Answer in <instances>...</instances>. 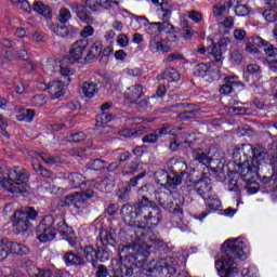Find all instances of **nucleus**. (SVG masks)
<instances>
[{
    "mask_svg": "<svg viewBox=\"0 0 277 277\" xmlns=\"http://www.w3.org/2000/svg\"><path fill=\"white\" fill-rule=\"evenodd\" d=\"M100 246L106 248L107 250H116V229L109 228L100 232Z\"/></svg>",
    "mask_w": 277,
    "mask_h": 277,
    "instance_id": "nucleus-17",
    "label": "nucleus"
},
{
    "mask_svg": "<svg viewBox=\"0 0 277 277\" xmlns=\"http://www.w3.org/2000/svg\"><path fill=\"white\" fill-rule=\"evenodd\" d=\"M67 267L72 265L74 267H83L87 265L85 259L83 256L76 254L72 251L66 252L63 256Z\"/></svg>",
    "mask_w": 277,
    "mask_h": 277,
    "instance_id": "nucleus-22",
    "label": "nucleus"
},
{
    "mask_svg": "<svg viewBox=\"0 0 277 277\" xmlns=\"http://www.w3.org/2000/svg\"><path fill=\"white\" fill-rule=\"evenodd\" d=\"M131 187L126 186L119 190L118 199L122 200L123 202H127L131 199Z\"/></svg>",
    "mask_w": 277,
    "mask_h": 277,
    "instance_id": "nucleus-51",
    "label": "nucleus"
},
{
    "mask_svg": "<svg viewBox=\"0 0 277 277\" xmlns=\"http://www.w3.org/2000/svg\"><path fill=\"white\" fill-rule=\"evenodd\" d=\"M118 250L119 259L124 264L121 272L126 277L133 276V267L144 265L150 256V246L142 240H136L132 245L120 246Z\"/></svg>",
    "mask_w": 277,
    "mask_h": 277,
    "instance_id": "nucleus-4",
    "label": "nucleus"
},
{
    "mask_svg": "<svg viewBox=\"0 0 277 277\" xmlns=\"http://www.w3.org/2000/svg\"><path fill=\"white\" fill-rule=\"evenodd\" d=\"M144 96V87L142 84H134L127 89L124 93V97L130 101V103H134L138 98Z\"/></svg>",
    "mask_w": 277,
    "mask_h": 277,
    "instance_id": "nucleus-23",
    "label": "nucleus"
},
{
    "mask_svg": "<svg viewBox=\"0 0 277 277\" xmlns=\"http://www.w3.org/2000/svg\"><path fill=\"white\" fill-rule=\"evenodd\" d=\"M80 36L82 38H90V36H94V27H92L90 24H88V26H85L81 30Z\"/></svg>",
    "mask_w": 277,
    "mask_h": 277,
    "instance_id": "nucleus-62",
    "label": "nucleus"
},
{
    "mask_svg": "<svg viewBox=\"0 0 277 277\" xmlns=\"http://www.w3.org/2000/svg\"><path fill=\"white\" fill-rule=\"evenodd\" d=\"M193 159L201 166H211L213 159H220V154L215 153V147L210 148L209 153L205 151L202 148L193 149Z\"/></svg>",
    "mask_w": 277,
    "mask_h": 277,
    "instance_id": "nucleus-15",
    "label": "nucleus"
},
{
    "mask_svg": "<svg viewBox=\"0 0 277 277\" xmlns=\"http://www.w3.org/2000/svg\"><path fill=\"white\" fill-rule=\"evenodd\" d=\"M27 181H29V173L21 167H14L9 170L8 179L2 180V187L11 194L27 193Z\"/></svg>",
    "mask_w": 277,
    "mask_h": 277,
    "instance_id": "nucleus-5",
    "label": "nucleus"
},
{
    "mask_svg": "<svg viewBox=\"0 0 277 277\" xmlns=\"http://www.w3.org/2000/svg\"><path fill=\"white\" fill-rule=\"evenodd\" d=\"M34 118H36L35 109H26L17 116V120L21 122H32Z\"/></svg>",
    "mask_w": 277,
    "mask_h": 277,
    "instance_id": "nucleus-43",
    "label": "nucleus"
},
{
    "mask_svg": "<svg viewBox=\"0 0 277 277\" xmlns=\"http://www.w3.org/2000/svg\"><path fill=\"white\" fill-rule=\"evenodd\" d=\"M169 176H170V173H168V171H166L163 169H158L154 173V179H155L156 183H158V185L167 186Z\"/></svg>",
    "mask_w": 277,
    "mask_h": 277,
    "instance_id": "nucleus-36",
    "label": "nucleus"
},
{
    "mask_svg": "<svg viewBox=\"0 0 277 277\" xmlns=\"http://www.w3.org/2000/svg\"><path fill=\"white\" fill-rule=\"evenodd\" d=\"M223 255L215 261V267L220 277L239 276V267L235 259L246 261L248 259V245L241 238L227 239L223 245Z\"/></svg>",
    "mask_w": 277,
    "mask_h": 277,
    "instance_id": "nucleus-1",
    "label": "nucleus"
},
{
    "mask_svg": "<svg viewBox=\"0 0 277 277\" xmlns=\"http://www.w3.org/2000/svg\"><path fill=\"white\" fill-rule=\"evenodd\" d=\"M39 157L42 159V161H44V163H47V166H54V163H56L57 161V158L43 151L39 154Z\"/></svg>",
    "mask_w": 277,
    "mask_h": 277,
    "instance_id": "nucleus-56",
    "label": "nucleus"
},
{
    "mask_svg": "<svg viewBox=\"0 0 277 277\" xmlns=\"http://www.w3.org/2000/svg\"><path fill=\"white\" fill-rule=\"evenodd\" d=\"M36 233L37 239L41 243L53 241L57 233H60L61 237L65 239V241H68L71 248L77 246V236H75V229L68 226L66 220L53 216L52 214H48L41 220L36 228Z\"/></svg>",
    "mask_w": 277,
    "mask_h": 277,
    "instance_id": "nucleus-3",
    "label": "nucleus"
},
{
    "mask_svg": "<svg viewBox=\"0 0 277 277\" xmlns=\"http://www.w3.org/2000/svg\"><path fill=\"white\" fill-rule=\"evenodd\" d=\"M168 166H170L171 172H173V176L169 175L167 187L174 189L176 185H181V183H183V176H185L187 163H185L183 158L173 157L169 159Z\"/></svg>",
    "mask_w": 277,
    "mask_h": 277,
    "instance_id": "nucleus-10",
    "label": "nucleus"
},
{
    "mask_svg": "<svg viewBox=\"0 0 277 277\" xmlns=\"http://www.w3.org/2000/svg\"><path fill=\"white\" fill-rule=\"evenodd\" d=\"M258 176H261L259 172L258 175H253L252 177H241L246 183L245 189H247L248 194H256L259 192V183H256Z\"/></svg>",
    "mask_w": 277,
    "mask_h": 277,
    "instance_id": "nucleus-31",
    "label": "nucleus"
},
{
    "mask_svg": "<svg viewBox=\"0 0 277 277\" xmlns=\"http://www.w3.org/2000/svg\"><path fill=\"white\" fill-rule=\"evenodd\" d=\"M94 198V188H85L84 190L69 194L65 197L66 205L75 207V209H85L88 200Z\"/></svg>",
    "mask_w": 277,
    "mask_h": 277,
    "instance_id": "nucleus-12",
    "label": "nucleus"
},
{
    "mask_svg": "<svg viewBox=\"0 0 277 277\" xmlns=\"http://www.w3.org/2000/svg\"><path fill=\"white\" fill-rule=\"evenodd\" d=\"M226 39H221L217 43L212 47V57L214 62H222V54L226 51Z\"/></svg>",
    "mask_w": 277,
    "mask_h": 277,
    "instance_id": "nucleus-26",
    "label": "nucleus"
},
{
    "mask_svg": "<svg viewBox=\"0 0 277 277\" xmlns=\"http://www.w3.org/2000/svg\"><path fill=\"white\" fill-rule=\"evenodd\" d=\"M196 116H198V110L196 109L185 110L179 114L181 120H192V118H196Z\"/></svg>",
    "mask_w": 277,
    "mask_h": 277,
    "instance_id": "nucleus-55",
    "label": "nucleus"
},
{
    "mask_svg": "<svg viewBox=\"0 0 277 277\" xmlns=\"http://www.w3.org/2000/svg\"><path fill=\"white\" fill-rule=\"evenodd\" d=\"M70 18H72V13H70V10L66 8H61L57 17L58 23H62V25H66V23H68Z\"/></svg>",
    "mask_w": 277,
    "mask_h": 277,
    "instance_id": "nucleus-44",
    "label": "nucleus"
},
{
    "mask_svg": "<svg viewBox=\"0 0 277 277\" xmlns=\"http://www.w3.org/2000/svg\"><path fill=\"white\" fill-rule=\"evenodd\" d=\"M51 31L56 34V36H60L61 38H67L68 34H70V30L68 29V26L66 25H60V24H53L50 27Z\"/></svg>",
    "mask_w": 277,
    "mask_h": 277,
    "instance_id": "nucleus-40",
    "label": "nucleus"
},
{
    "mask_svg": "<svg viewBox=\"0 0 277 277\" xmlns=\"http://www.w3.org/2000/svg\"><path fill=\"white\" fill-rule=\"evenodd\" d=\"M146 176V171H143L141 173H138L135 176H132L128 182H127V186L130 187V189H133V187H137L140 181H142V179H144Z\"/></svg>",
    "mask_w": 277,
    "mask_h": 277,
    "instance_id": "nucleus-47",
    "label": "nucleus"
},
{
    "mask_svg": "<svg viewBox=\"0 0 277 277\" xmlns=\"http://www.w3.org/2000/svg\"><path fill=\"white\" fill-rule=\"evenodd\" d=\"M120 215L126 224L137 226L138 230L155 228L163 222V211L157 203L134 210L131 208V203H126L121 207Z\"/></svg>",
    "mask_w": 277,
    "mask_h": 277,
    "instance_id": "nucleus-2",
    "label": "nucleus"
},
{
    "mask_svg": "<svg viewBox=\"0 0 277 277\" xmlns=\"http://www.w3.org/2000/svg\"><path fill=\"white\" fill-rule=\"evenodd\" d=\"M69 8L74 14L81 21V23H85L87 25H92L94 23V17H92V13L88 10V8L83 4L71 3Z\"/></svg>",
    "mask_w": 277,
    "mask_h": 277,
    "instance_id": "nucleus-18",
    "label": "nucleus"
},
{
    "mask_svg": "<svg viewBox=\"0 0 277 277\" xmlns=\"http://www.w3.org/2000/svg\"><path fill=\"white\" fill-rule=\"evenodd\" d=\"M32 10L45 18H53V11L51 10V6L44 4L42 1L35 2L32 4Z\"/></svg>",
    "mask_w": 277,
    "mask_h": 277,
    "instance_id": "nucleus-29",
    "label": "nucleus"
},
{
    "mask_svg": "<svg viewBox=\"0 0 277 277\" xmlns=\"http://www.w3.org/2000/svg\"><path fill=\"white\" fill-rule=\"evenodd\" d=\"M208 72H209V65L205 63L198 64L194 69L195 77H207Z\"/></svg>",
    "mask_w": 277,
    "mask_h": 277,
    "instance_id": "nucleus-49",
    "label": "nucleus"
},
{
    "mask_svg": "<svg viewBox=\"0 0 277 277\" xmlns=\"http://www.w3.org/2000/svg\"><path fill=\"white\" fill-rule=\"evenodd\" d=\"M162 79H166V81H179V79H181V74H179L174 67H168L162 72Z\"/></svg>",
    "mask_w": 277,
    "mask_h": 277,
    "instance_id": "nucleus-37",
    "label": "nucleus"
},
{
    "mask_svg": "<svg viewBox=\"0 0 277 277\" xmlns=\"http://www.w3.org/2000/svg\"><path fill=\"white\" fill-rule=\"evenodd\" d=\"M263 18L267 21V23H276L277 21V14L274 10H265L262 12Z\"/></svg>",
    "mask_w": 277,
    "mask_h": 277,
    "instance_id": "nucleus-54",
    "label": "nucleus"
},
{
    "mask_svg": "<svg viewBox=\"0 0 277 277\" xmlns=\"http://www.w3.org/2000/svg\"><path fill=\"white\" fill-rule=\"evenodd\" d=\"M180 25L185 32L184 38L185 40H187V38H189L194 34V31L192 30V26H189V22H187V19L182 21Z\"/></svg>",
    "mask_w": 277,
    "mask_h": 277,
    "instance_id": "nucleus-57",
    "label": "nucleus"
},
{
    "mask_svg": "<svg viewBox=\"0 0 277 277\" xmlns=\"http://www.w3.org/2000/svg\"><path fill=\"white\" fill-rule=\"evenodd\" d=\"M119 135L122 137H140V135H144V127L122 130Z\"/></svg>",
    "mask_w": 277,
    "mask_h": 277,
    "instance_id": "nucleus-35",
    "label": "nucleus"
},
{
    "mask_svg": "<svg viewBox=\"0 0 277 277\" xmlns=\"http://www.w3.org/2000/svg\"><path fill=\"white\" fill-rule=\"evenodd\" d=\"M150 101H155V95H151L150 97L145 96V97L135 100L134 102H132V105H136L138 109L148 110V109H153V102Z\"/></svg>",
    "mask_w": 277,
    "mask_h": 277,
    "instance_id": "nucleus-33",
    "label": "nucleus"
},
{
    "mask_svg": "<svg viewBox=\"0 0 277 277\" xmlns=\"http://www.w3.org/2000/svg\"><path fill=\"white\" fill-rule=\"evenodd\" d=\"M230 60L234 64H241V60H243V55L239 50H235L232 52Z\"/></svg>",
    "mask_w": 277,
    "mask_h": 277,
    "instance_id": "nucleus-61",
    "label": "nucleus"
},
{
    "mask_svg": "<svg viewBox=\"0 0 277 277\" xmlns=\"http://www.w3.org/2000/svg\"><path fill=\"white\" fill-rule=\"evenodd\" d=\"M149 49L151 53H159V51L162 53H170L169 45L163 44V42L159 40V37H154L149 41Z\"/></svg>",
    "mask_w": 277,
    "mask_h": 277,
    "instance_id": "nucleus-28",
    "label": "nucleus"
},
{
    "mask_svg": "<svg viewBox=\"0 0 277 277\" xmlns=\"http://www.w3.org/2000/svg\"><path fill=\"white\" fill-rule=\"evenodd\" d=\"M168 129H170V126L164 124L162 128L156 129L155 132H156V134L158 135V137H162V135H168V133H169V135H174V132H175L176 130L173 129V130H170V131L168 132Z\"/></svg>",
    "mask_w": 277,
    "mask_h": 277,
    "instance_id": "nucleus-59",
    "label": "nucleus"
},
{
    "mask_svg": "<svg viewBox=\"0 0 277 277\" xmlns=\"http://www.w3.org/2000/svg\"><path fill=\"white\" fill-rule=\"evenodd\" d=\"M138 198L133 205H131L132 211L135 209H142L143 207H153V205H157L155 201L150 200L153 194H157V189L153 184H144L136 190Z\"/></svg>",
    "mask_w": 277,
    "mask_h": 277,
    "instance_id": "nucleus-11",
    "label": "nucleus"
},
{
    "mask_svg": "<svg viewBox=\"0 0 277 277\" xmlns=\"http://www.w3.org/2000/svg\"><path fill=\"white\" fill-rule=\"evenodd\" d=\"M107 166V161L96 158V159H91L89 162L85 164L87 170H93L94 172H101V170H105Z\"/></svg>",
    "mask_w": 277,
    "mask_h": 277,
    "instance_id": "nucleus-32",
    "label": "nucleus"
},
{
    "mask_svg": "<svg viewBox=\"0 0 277 277\" xmlns=\"http://www.w3.org/2000/svg\"><path fill=\"white\" fill-rule=\"evenodd\" d=\"M75 75V70L68 67H61V79L48 83V90L52 98H61L66 94V87L70 85V77Z\"/></svg>",
    "mask_w": 277,
    "mask_h": 277,
    "instance_id": "nucleus-9",
    "label": "nucleus"
},
{
    "mask_svg": "<svg viewBox=\"0 0 277 277\" xmlns=\"http://www.w3.org/2000/svg\"><path fill=\"white\" fill-rule=\"evenodd\" d=\"M262 47L264 48V53L266 55V60H274L277 56V48L274 47L268 41L264 40V43H262Z\"/></svg>",
    "mask_w": 277,
    "mask_h": 277,
    "instance_id": "nucleus-41",
    "label": "nucleus"
},
{
    "mask_svg": "<svg viewBox=\"0 0 277 277\" xmlns=\"http://www.w3.org/2000/svg\"><path fill=\"white\" fill-rule=\"evenodd\" d=\"M140 171V162L131 161L123 168L122 174H135Z\"/></svg>",
    "mask_w": 277,
    "mask_h": 277,
    "instance_id": "nucleus-46",
    "label": "nucleus"
},
{
    "mask_svg": "<svg viewBox=\"0 0 277 277\" xmlns=\"http://www.w3.org/2000/svg\"><path fill=\"white\" fill-rule=\"evenodd\" d=\"M9 250H10V254H18V256H25L31 252L29 250V247L23 243L14 242L12 240H10Z\"/></svg>",
    "mask_w": 277,
    "mask_h": 277,
    "instance_id": "nucleus-27",
    "label": "nucleus"
},
{
    "mask_svg": "<svg viewBox=\"0 0 277 277\" xmlns=\"http://www.w3.org/2000/svg\"><path fill=\"white\" fill-rule=\"evenodd\" d=\"M83 252V259L85 263H91L92 267L96 269V265H98V260H96L97 256V250L94 249L92 246H85L82 250Z\"/></svg>",
    "mask_w": 277,
    "mask_h": 277,
    "instance_id": "nucleus-24",
    "label": "nucleus"
},
{
    "mask_svg": "<svg viewBox=\"0 0 277 277\" xmlns=\"http://www.w3.org/2000/svg\"><path fill=\"white\" fill-rule=\"evenodd\" d=\"M87 135L83 132H77V133H71L67 141L71 142L72 144H79L85 140Z\"/></svg>",
    "mask_w": 277,
    "mask_h": 277,
    "instance_id": "nucleus-50",
    "label": "nucleus"
},
{
    "mask_svg": "<svg viewBox=\"0 0 277 277\" xmlns=\"http://www.w3.org/2000/svg\"><path fill=\"white\" fill-rule=\"evenodd\" d=\"M234 157L237 161L236 170L239 172L241 179H252L256 176V169L252 164V156H250V150H246V145H242V148L238 149Z\"/></svg>",
    "mask_w": 277,
    "mask_h": 277,
    "instance_id": "nucleus-8",
    "label": "nucleus"
},
{
    "mask_svg": "<svg viewBox=\"0 0 277 277\" xmlns=\"http://www.w3.org/2000/svg\"><path fill=\"white\" fill-rule=\"evenodd\" d=\"M109 276V271L105 265H98L97 271L95 273V277H107Z\"/></svg>",
    "mask_w": 277,
    "mask_h": 277,
    "instance_id": "nucleus-63",
    "label": "nucleus"
},
{
    "mask_svg": "<svg viewBox=\"0 0 277 277\" xmlns=\"http://www.w3.org/2000/svg\"><path fill=\"white\" fill-rule=\"evenodd\" d=\"M263 43L264 39L259 36L248 38L246 41L245 51H247V53H259V49L256 47L261 48L263 47Z\"/></svg>",
    "mask_w": 277,
    "mask_h": 277,
    "instance_id": "nucleus-25",
    "label": "nucleus"
},
{
    "mask_svg": "<svg viewBox=\"0 0 277 277\" xmlns=\"http://www.w3.org/2000/svg\"><path fill=\"white\" fill-rule=\"evenodd\" d=\"M96 248H97L96 261H101V263H106V261H109V252H111V250L101 246V243L98 242H96Z\"/></svg>",
    "mask_w": 277,
    "mask_h": 277,
    "instance_id": "nucleus-38",
    "label": "nucleus"
},
{
    "mask_svg": "<svg viewBox=\"0 0 277 277\" xmlns=\"http://www.w3.org/2000/svg\"><path fill=\"white\" fill-rule=\"evenodd\" d=\"M38 217V211L32 207L24 208L23 210H17L12 215L13 230L15 235H21V233H27L31 228V222L36 221Z\"/></svg>",
    "mask_w": 277,
    "mask_h": 277,
    "instance_id": "nucleus-7",
    "label": "nucleus"
},
{
    "mask_svg": "<svg viewBox=\"0 0 277 277\" xmlns=\"http://www.w3.org/2000/svg\"><path fill=\"white\" fill-rule=\"evenodd\" d=\"M245 150H249V153L252 155L251 166L258 168L256 176H259V170H261V166H265V160L268 157L265 147H263V145L252 146L251 144H246Z\"/></svg>",
    "mask_w": 277,
    "mask_h": 277,
    "instance_id": "nucleus-13",
    "label": "nucleus"
},
{
    "mask_svg": "<svg viewBox=\"0 0 277 277\" xmlns=\"http://www.w3.org/2000/svg\"><path fill=\"white\" fill-rule=\"evenodd\" d=\"M85 5L89 10H92V12H98L101 0H87Z\"/></svg>",
    "mask_w": 277,
    "mask_h": 277,
    "instance_id": "nucleus-60",
    "label": "nucleus"
},
{
    "mask_svg": "<svg viewBox=\"0 0 277 277\" xmlns=\"http://www.w3.org/2000/svg\"><path fill=\"white\" fill-rule=\"evenodd\" d=\"M266 65L268 66L269 70L272 72H277V58H267L266 60Z\"/></svg>",
    "mask_w": 277,
    "mask_h": 277,
    "instance_id": "nucleus-64",
    "label": "nucleus"
},
{
    "mask_svg": "<svg viewBox=\"0 0 277 277\" xmlns=\"http://www.w3.org/2000/svg\"><path fill=\"white\" fill-rule=\"evenodd\" d=\"M150 25L157 27L158 34H161V31H164L166 34H172V31H174V26L169 22H154L150 23Z\"/></svg>",
    "mask_w": 277,
    "mask_h": 277,
    "instance_id": "nucleus-39",
    "label": "nucleus"
},
{
    "mask_svg": "<svg viewBox=\"0 0 277 277\" xmlns=\"http://www.w3.org/2000/svg\"><path fill=\"white\" fill-rule=\"evenodd\" d=\"M163 274H169V276L176 274V264L173 258L159 259L142 268V275L146 277H161Z\"/></svg>",
    "mask_w": 277,
    "mask_h": 277,
    "instance_id": "nucleus-6",
    "label": "nucleus"
},
{
    "mask_svg": "<svg viewBox=\"0 0 277 277\" xmlns=\"http://www.w3.org/2000/svg\"><path fill=\"white\" fill-rule=\"evenodd\" d=\"M10 256V239L3 238L0 240V261L5 260Z\"/></svg>",
    "mask_w": 277,
    "mask_h": 277,
    "instance_id": "nucleus-42",
    "label": "nucleus"
},
{
    "mask_svg": "<svg viewBox=\"0 0 277 277\" xmlns=\"http://www.w3.org/2000/svg\"><path fill=\"white\" fill-rule=\"evenodd\" d=\"M80 92H82L87 98H92V96L98 92V89H96V83L83 82Z\"/></svg>",
    "mask_w": 277,
    "mask_h": 277,
    "instance_id": "nucleus-34",
    "label": "nucleus"
},
{
    "mask_svg": "<svg viewBox=\"0 0 277 277\" xmlns=\"http://www.w3.org/2000/svg\"><path fill=\"white\" fill-rule=\"evenodd\" d=\"M196 192L205 200H209L213 196V187L207 182H200Z\"/></svg>",
    "mask_w": 277,
    "mask_h": 277,
    "instance_id": "nucleus-30",
    "label": "nucleus"
},
{
    "mask_svg": "<svg viewBox=\"0 0 277 277\" xmlns=\"http://www.w3.org/2000/svg\"><path fill=\"white\" fill-rule=\"evenodd\" d=\"M237 79L238 77L234 75V76H226L224 80H225V83H229L232 88H246V83Z\"/></svg>",
    "mask_w": 277,
    "mask_h": 277,
    "instance_id": "nucleus-48",
    "label": "nucleus"
},
{
    "mask_svg": "<svg viewBox=\"0 0 277 277\" xmlns=\"http://www.w3.org/2000/svg\"><path fill=\"white\" fill-rule=\"evenodd\" d=\"M29 277H53V271L38 268L31 260H25L23 263Z\"/></svg>",
    "mask_w": 277,
    "mask_h": 277,
    "instance_id": "nucleus-19",
    "label": "nucleus"
},
{
    "mask_svg": "<svg viewBox=\"0 0 277 277\" xmlns=\"http://www.w3.org/2000/svg\"><path fill=\"white\" fill-rule=\"evenodd\" d=\"M156 200L160 205V207H162V209H166L170 213H174V215H177L180 220L183 219V208H180L179 206L174 207V197H172V192L158 193Z\"/></svg>",
    "mask_w": 277,
    "mask_h": 277,
    "instance_id": "nucleus-14",
    "label": "nucleus"
},
{
    "mask_svg": "<svg viewBox=\"0 0 277 277\" xmlns=\"http://www.w3.org/2000/svg\"><path fill=\"white\" fill-rule=\"evenodd\" d=\"M226 10H228L226 2H224V4H216L213 6V16H222Z\"/></svg>",
    "mask_w": 277,
    "mask_h": 277,
    "instance_id": "nucleus-58",
    "label": "nucleus"
},
{
    "mask_svg": "<svg viewBox=\"0 0 277 277\" xmlns=\"http://www.w3.org/2000/svg\"><path fill=\"white\" fill-rule=\"evenodd\" d=\"M67 180L69 181L71 187H79L81 190L90 189V182H85V177L81 173H69L67 175Z\"/></svg>",
    "mask_w": 277,
    "mask_h": 277,
    "instance_id": "nucleus-21",
    "label": "nucleus"
},
{
    "mask_svg": "<svg viewBox=\"0 0 277 277\" xmlns=\"http://www.w3.org/2000/svg\"><path fill=\"white\" fill-rule=\"evenodd\" d=\"M206 205L210 211H217L220 207H222V201H220L217 198L210 196L209 199H206Z\"/></svg>",
    "mask_w": 277,
    "mask_h": 277,
    "instance_id": "nucleus-45",
    "label": "nucleus"
},
{
    "mask_svg": "<svg viewBox=\"0 0 277 277\" xmlns=\"http://www.w3.org/2000/svg\"><path fill=\"white\" fill-rule=\"evenodd\" d=\"M235 14L236 16H248L250 14V9L247 4H236Z\"/></svg>",
    "mask_w": 277,
    "mask_h": 277,
    "instance_id": "nucleus-52",
    "label": "nucleus"
},
{
    "mask_svg": "<svg viewBox=\"0 0 277 277\" xmlns=\"http://www.w3.org/2000/svg\"><path fill=\"white\" fill-rule=\"evenodd\" d=\"M142 142L143 144H157V142H159V136L157 135V132L154 131V133L144 135Z\"/></svg>",
    "mask_w": 277,
    "mask_h": 277,
    "instance_id": "nucleus-53",
    "label": "nucleus"
},
{
    "mask_svg": "<svg viewBox=\"0 0 277 277\" xmlns=\"http://www.w3.org/2000/svg\"><path fill=\"white\" fill-rule=\"evenodd\" d=\"M88 52V40L81 39L71 45V49L69 50V62L72 64L74 62H81L83 60V56Z\"/></svg>",
    "mask_w": 277,
    "mask_h": 277,
    "instance_id": "nucleus-16",
    "label": "nucleus"
},
{
    "mask_svg": "<svg viewBox=\"0 0 277 277\" xmlns=\"http://www.w3.org/2000/svg\"><path fill=\"white\" fill-rule=\"evenodd\" d=\"M243 79L247 83L252 81H261L263 79V69L258 64H249L247 70L243 71Z\"/></svg>",
    "mask_w": 277,
    "mask_h": 277,
    "instance_id": "nucleus-20",
    "label": "nucleus"
}]
</instances>
